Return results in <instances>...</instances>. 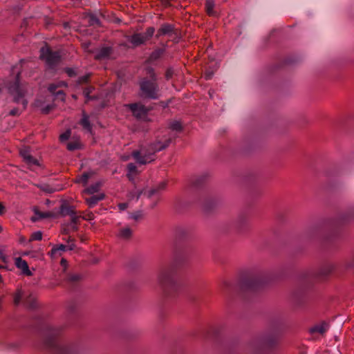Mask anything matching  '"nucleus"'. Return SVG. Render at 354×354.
Here are the masks:
<instances>
[{
	"instance_id": "nucleus-1",
	"label": "nucleus",
	"mask_w": 354,
	"mask_h": 354,
	"mask_svg": "<svg viewBox=\"0 0 354 354\" xmlns=\"http://www.w3.org/2000/svg\"><path fill=\"white\" fill-rule=\"evenodd\" d=\"M169 139H167L164 142L158 141L151 145L149 149L142 147L140 150L134 151L132 153V156L140 165H145L151 162L153 160V154L165 149L169 145Z\"/></svg>"
},
{
	"instance_id": "nucleus-2",
	"label": "nucleus",
	"mask_w": 354,
	"mask_h": 354,
	"mask_svg": "<svg viewBox=\"0 0 354 354\" xmlns=\"http://www.w3.org/2000/svg\"><path fill=\"white\" fill-rule=\"evenodd\" d=\"M9 93L12 96L13 100L16 103H21L23 108L26 109L28 101L26 98L28 94V85L21 84L19 81V74H17L13 82L8 84Z\"/></svg>"
},
{
	"instance_id": "nucleus-3",
	"label": "nucleus",
	"mask_w": 354,
	"mask_h": 354,
	"mask_svg": "<svg viewBox=\"0 0 354 354\" xmlns=\"http://www.w3.org/2000/svg\"><path fill=\"white\" fill-rule=\"evenodd\" d=\"M148 73L151 80H143L140 84V88L145 96L156 99L158 97V86L156 83V75L152 68L148 69Z\"/></svg>"
},
{
	"instance_id": "nucleus-4",
	"label": "nucleus",
	"mask_w": 354,
	"mask_h": 354,
	"mask_svg": "<svg viewBox=\"0 0 354 354\" xmlns=\"http://www.w3.org/2000/svg\"><path fill=\"white\" fill-rule=\"evenodd\" d=\"M59 334V330L56 328H50L46 338L45 339V345L47 348L54 351L57 354H66V348L61 346L55 339Z\"/></svg>"
},
{
	"instance_id": "nucleus-5",
	"label": "nucleus",
	"mask_w": 354,
	"mask_h": 354,
	"mask_svg": "<svg viewBox=\"0 0 354 354\" xmlns=\"http://www.w3.org/2000/svg\"><path fill=\"white\" fill-rule=\"evenodd\" d=\"M40 58L45 61L49 68H53L60 61V55L57 51H52L45 46L40 50Z\"/></svg>"
},
{
	"instance_id": "nucleus-6",
	"label": "nucleus",
	"mask_w": 354,
	"mask_h": 354,
	"mask_svg": "<svg viewBox=\"0 0 354 354\" xmlns=\"http://www.w3.org/2000/svg\"><path fill=\"white\" fill-rule=\"evenodd\" d=\"M158 281L165 288L176 289V280L168 270H163L160 272L158 277Z\"/></svg>"
},
{
	"instance_id": "nucleus-7",
	"label": "nucleus",
	"mask_w": 354,
	"mask_h": 354,
	"mask_svg": "<svg viewBox=\"0 0 354 354\" xmlns=\"http://www.w3.org/2000/svg\"><path fill=\"white\" fill-rule=\"evenodd\" d=\"M127 106L130 109L133 115L138 119H143L147 115L148 109L140 103L131 104L127 105Z\"/></svg>"
},
{
	"instance_id": "nucleus-8",
	"label": "nucleus",
	"mask_w": 354,
	"mask_h": 354,
	"mask_svg": "<svg viewBox=\"0 0 354 354\" xmlns=\"http://www.w3.org/2000/svg\"><path fill=\"white\" fill-rule=\"evenodd\" d=\"M67 84L64 81H59L57 83L51 84L48 86V91L55 95L56 99L64 101L65 99V93L62 91H56L57 88L61 87H66Z\"/></svg>"
},
{
	"instance_id": "nucleus-9",
	"label": "nucleus",
	"mask_w": 354,
	"mask_h": 354,
	"mask_svg": "<svg viewBox=\"0 0 354 354\" xmlns=\"http://www.w3.org/2000/svg\"><path fill=\"white\" fill-rule=\"evenodd\" d=\"M20 155L24 158V160L29 165H39L38 160L32 157L30 154V148L28 147H22L20 151Z\"/></svg>"
},
{
	"instance_id": "nucleus-10",
	"label": "nucleus",
	"mask_w": 354,
	"mask_h": 354,
	"mask_svg": "<svg viewBox=\"0 0 354 354\" xmlns=\"http://www.w3.org/2000/svg\"><path fill=\"white\" fill-rule=\"evenodd\" d=\"M15 265L21 270L24 274L26 276H31L32 274V272L29 270L27 262L21 257L16 258Z\"/></svg>"
},
{
	"instance_id": "nucleus-11",
	"label": "nucleus",
	"mask_w": 354,
	"mask_h": 354,
	"mask_svg": "<svg viewBox=\"0 0 354 354\" xmlns=\"http://www.w3.org/2000/svg\"><path fill=\"white\" fill-rule=\"evenodd\" d=\"M127 41L130 42L133 46H138L146 42L142 33H135L127 37Z\"/></svg>"
},
{
	"instance_id": "nucleus-12",
	"label": "nucleus",
	"mask_w": 354,
	"mask_h": 354,
	"mask_svg": "<svg viewBox=\"0 0 354 354\" xmlns=\"http://www.w3.org/2000/svg\"><path fill=\"white\" fill-rule=\"evenodd\" d=\"M104 198V194H99L97 195H93L89 198H86V201L89 207H94L99 201L103 200Z\"/></svg>"
},
{
	"instance_id": "nucleus-13",
	"label": "nucleus",
	"mask_w": 354,
	"mask_h": 354,
	"mask_svg": "<svg viewBox=\"0 0 354 354\" xmlns=\"http://www.w3.org/2000/svg\"><path fill=\"white\" fill-rule=\"evenodd\" d=\"M62 212L64 214H67L71 215V227L74 230H77L76 224L79 220V216L75 215L74 211L71 208H67L66 210L62 209Z\"/></svg>"
},
{
	"instance_id": "nucleus-14",
	"label": "nucleus",
	"mask_w": 354,
	"mask_h": 354,
	"mask_svg": "<svg viewBox=\"0 0 354 354\" xmlns=\"http://www.w3.org/2000/svg\"><path fill=\"white\" fill-rule=\"evenodd\" d=\"M67 250V246L64 244H60L58 245H55L51 251L50 252V255L52 258H56L58 256L61 255V252L66 251Z\"/></svg>"
},
{
	"instance_id": "nucleus-15",
	"label": "nucleus",
	"mask_w": 354,
	"mask_h": 354,
	"mask_svg": "<svg viewBox=\"0 0 354 354\" xmlns=\"http://www.w3.org/2000/svg\"><path fill=\"white\" fill-rule=\"evenodd\" d=\"M174 31V26L169 24H163L158 30L157 36L169 35Z\"/></svg>"
},
{
	"instance_id": "nucleus-16",
	"label": "nucleus",
	"mask_w": 354,
	"mask_h": 354,
	"mask_svg": "<svg viewBox=\"0 0 354 354\" xmlns=\"http://www.w3.org/2000/svg\"><path fill=\"white\" fill-rule=\"evenodd\" d=\"M165 50L163 48H158L151 53L150 55L148 62L153 63V62L158 60L164 53Z\"/></svg>"
},
{
	"instance_id": "nucleus-17",
	"label": "nucleus",
	"mask_w": 354,
	"mask_h": 354,
	"mask_svg": "<svg viewBox=\"0 0 354 354\" xmlns=\"http://www.w3.org/2000/svg\"><path fill=\"white\" fill-rule=\"evenodd\" d=\"M328 328V325L326 323L315 326L310 329L311 333H319L320 334L324 333Z\"/></svg>"
},
{
	"instance_id": "nucleus-18",
	"label": "nucleus",
	"mask_w": 354,
	"mask_h": 354,
	"mask_svg": "<svg viewBox=\"0 0 354 354\" xmlns=\"http://www.w3.org/2000/svg\"><path fill=\"white\" fill-rule=\"evenodd\" d=\"M127 177L130 180H133L135 176L137 174L136 166L133 163H129L127 165Z\"/></svg>"
},
{
	"instance_id": "nucleus-19",
	"label": "nucleus",
	"mask_w": 354,
	"mask_h": 354,
	"mask_svg": "<svg viewBox=\"0 0 354 354\" xmlns=\"http://www.w3.org/2000/svg\"><path fill=\"white\" fill-rule=\"evenodd\" d=\"M80 124L83 127V128L87 130L88 132H91L92 127L88 120V117L86 115V113H83V117L80 120Z\"/></svg>"
},
{
	"instance_id": "nucleus-20",
	"label": "nucleus",
	"mask_w": 354,
	"mask_h": 354,
	"mask_svg": "<svg viewBox=\"0 0 354 354\" xmlns=\"http://www.w3.org/2000/svg\"><path fill=\"white\" fill-rule=\"evenodd\" d=\"M131 234L132 231L129 227H123L120 230L118 236L120 239H128L131 237Z\"/></svg>"
},
{
	"instance_id": "nucleus-21",
	"label": "nucleus",
	"mask_w": 354,
	"mask_h": 354,
	"mask_svg": "<svg viewBox=\"0 0 354 354\" xmlns=\"http://www.w3.org/2000/svg\"><path fill=\"white\" fill-rule=\"evenodd\" d=\"M111 53V48L109 47H104L100 49L98 53L95 55L97 59L105 58L109 55Z\"/></svg>"
},
{
	"instance_id": "nucleus-22",
	"label": "nucleus",
	"mask_w": 354,
	"mask_h": 354,
	"mask_svg": "<svg viewBox=\"0 0 354 354\" xmlns=\"http://www.w3.org/2000/svg\"><path fill=\"white\" fill-rule=\"evenodd\" d=\"M92 172L84 173L82 176L77 178L76 182L82 183L84 185H85L88 183V179L92 176Z\"/></svg>"
},
{
	"instance_id": "nucleus-23",
	"label": "nucleus",
	"mask_w": 354,
	"mask_h": 354,
	"mask_svg": "<svg viewBox=\"0 0 354 354\" xmlns=\"http://www.w3.org/2000/svg\"><path fill=\"white\" fill-rule=\"evenodd\" d=\"M101 187V183L97 182L95 184L91 185L90 187L85 189L84 192L88 194H93L94 193H96L99 191L100 188Z\"/></svg>"
},
{
	"instance_id": "nucleus-24",
	"label": "nucleus",
	"mask_w": 354,
	"mask_h": 354,
	"mask_svg": "<svg viewBox=\"0 0 354 354\" xmlns=\"http://www.w3.org/2000/svg\"><path fill=\"white\" fill-rule=\"evenodd\" d=\"M214 3L213 0H207L205 3V9L206 12L209 16L215 15V12L214 11Z\"/></svg>"
},
{
	"instance_id": "nucleus-25",
	"label": "nucleus",
	"mask_w": 354,
	"mask_h": 354,
	"mask_svg": "<svg viewBox=\"0 0 354 354\" xmlns=\"http://www.w3.org/2000/svg\"><path fill=\"white\" fill-rule=\"evenodd\" d=\"M154 32L155 29L153 27H149L146 30L145 32L142 33V35H143L145 41H147L153 36Z\"/></svg>"
},
{
	"instance_id": "nucleus-26",
	"label": "nucleus",
	"mask_w": 354,
	"mask_h": 354,
	"mask_svg": "<svg viewBox=\"0 0 354 354\" xmlns=\"http://www.w3.org/2000/svg\"><path fill=\"white\" fill-rule=\"evenodd\" d=\"M35 106L37 107H39L41 109L42 113H48L52 109L51 105H47L46 106H43L41 104L39 100H38L35 102Z\"/></svg>"
},
{
	"instance_id": "nucleus-27",
	"label": "nucleus",
	"mask_w": 354,
	"mask_h": 354,
	"mask_svg": "<svg viewBox=\"0 0 354 354\" xmlns=\"http://www.w3.org/2000/svg\"><path fill=\"white\" fill-rule=\"evenodd\" d=\"M23 297V292L21 290L18 289L14 295V303L18 305Z\"/></svg>"
},
{
	"instance_id": "nucleus-28",
	"label": "nucleus",
	"mask_w": 354,
	"mask_h": 354,
	"mask_svg": "<svg viewBox=\"0 0 354 354\" xmlns=\"http://www.w3.org/2000/svg\"><path fill=\"white\" fill-rule=\"evenodd\" d=\"M80 144L79 141H77V140L71 141L67 144V149L69 151H73V150L78 149L80 147Z\"/></svg>"
},
{
	"instance_id": "nucleus-29",
	"label": "nucleus",
	"mask_w": 354,
	"mask_h": 354,
	"mask_svg": "<svg viewBox=\"0 0 354 354\" xmlns=\"http://www.w3.org/2000/svg\"><path fill=\"white\" fill-rule=\"evenodd\" d=\"M42 239V233L40 231L33 232L30 239V241H40Z\"/></svg>"
},
{
	"instance_id": "nucleus-30",
	"label": "nucleus",
	"mask_w": 354,
	"mask_h": 354,
	"mask_svg": "<svg viewBox=\"0 0 354 354\" xmlns=\"http://www.w3.org/2000/svg\"><path fill=\"white\" fill-rule=\"evenodd\" d=\"M93 88L92 86H88L84 88V95L85 98L86 99V101H88L90 100L93 99V97L90 96V93H92Z\"/></svg>"
},
{
	"instance_id": "nucleus-31",
	"label": "nucleus",
	"mask_w": 354,
	"mask_h": 354,
	"mask_svg": "<svg viewBox=\"0 0 354 354\" xmlns=\"http://www.w3.org/2000/svg\"><path fill=\"white\" fill-rule=\"evenodd\" d=\"M170 129L174 131H180L182 129V126H181L180 122L178 121L172 122L170 124Z\"/></svg>"
},
{
	"instance_id": "nucleus-32",
	"label": "nucleus",
	"mask_w": 354,
	"mask_h": 354,
	"mask_svg": "<svg viewBox=\"0 0 354 354\" xmlns=\"http://www.w3.org/2000/svg\"><path fill=\"white\" fill-rule=\"evenodd\" d=\"M165 187H166V183L165 182H162L161 183H160L158 185L157 189H151L150 191L149 196H151L155 194L156 193L158 192V190L164 189Z\"/></svg>"
},
{
	"instance_id": "nucleus-33",
	"label": "nucleus",
	"mask_w": 354,
	"mask_h": 354,
	"mask_svg": "<svg viewBox=\"0 0 354 354\" xmlns=\"http://www.w3.org/2000/svg\"><path fill=\"white\" fill-rule=\"evenodd\" d=\"M71 134V130L68 129L59 136V140L62 142L66 141L70 138Z\"/></svg>"
},
{
	"instance_id": "nucleus-34",
	"label": "nucleus",
	"mask_w": 354,
	"mask_h": 354,
	"mask_svg": "<svg viewBox=\"0 0 354 354\" xmlns=\"http://www.w3.org/2000/svg\"><path fill=\"white\" fill-rule=\"evenodd\" d=\"M26 304L29 307V308H35V298L34 297H32V296H30V298L29 299H27L26 300Z\"/></svg>"
},
{
	"instance_id": "nucleus-35",
	"label": "nucleus",
	"mask_w": 354,
	"mask_h": 354,
	"mask_svg": "<svg viewBox=\"0 0 354 354\" xmlns=\"http://www.w3.org/2000/svg\"><path fill=\"white\" fill-rule=\"evenodd\" d=\"M35 214L40 218H48L50 216L48 212H40L39 211H35Z\"/></svg>"
},
{
	"instance_id": "nucleus-36",
	"label": "nucleus",
	"mask_w": 354,
	"mask_h": 354,
	"mask_svg": "<svg viewBox=\"0 0 354 354\" xmlns=\"http://www.w3.org/2000/svg\"><path fill=\"white\" fill-rule=\"evenodd\" d=\"M80 279V276L77 274H71L68 277V280L71 281H76Z\"/></svg>"
},
{
	"instance_id": "nucleus-37",
	"label": "nucleus",
	"mask_w": 354,
	"mask_h": 354,
	"mask_svg": "<svg viewBox=\"0 0 354 354\" xmlns=\"http://www.w3.org/2000/svg\"><path fill=\"white\" fill-rule=\"evenodd\" d=\"M66 73L69 77H73L75 75V71L73 68H66Z\"/></svg>"
},
{
	"instance_id": "nucleus-38",
	"label": "nucleus",
	"mask_w": 354,
	"mask_h": 354,
	"mask_svg": "<svg viewBox=\"0 0 354 354\" xmlns=\"http://www.w3.org/2000/svg\"><path fill=\"white\" fill-rule=\"evenodd\" d=\"M142 216V214L140 212H136L132 214H131L130 218L134 220H138Z\"/></svg>"
},
{
	"instance_id": "nucleus-39",
	"label": "nucleus",
	"mask_w": 354,
	"mask_h": 354,
	"mask_svg": "<svg viewBox=\"0 0 354 354\" xmlns=\"http://www.w3.org/2000/svg\"><path fill=\"white\" fill-rule=\"evenodd\" d=\"M89 75H86L84 76H82L80 78L79 83H84L86 82L89 78Z\"/></svg>"
},
{
	"instance_id": "nucleus-40",
	"label": "nucleus",
	"mask_w": 354,
	"mask_h": 354,
	"mask_svg": "<svg viewBox=\"0 0 354 354\" xmlns=\"http://www.w3.org/2000/svg\"><path fill=\"white\" fill-rule=\"evenodd\" d=\"M127 206H128V205H127V203H120V204L118 205V207H119V209H120V210H122V211H123V210H124V209H126L127 208Z\"/></svg>"
},
{
	"instance_id": "nucleus-41",
	"label": "nucleus",
	"mask_w": 354,
	"mask_h": 354,
	"mask_svg": "<svg viewBox=\"0 0 354 354\" xmlns=\"http://www.w3.org/2000/svg\"><path fill=\"white\" fill-rule=\"evenodd\" d=\"M67 265V261L66 259H62L61 260V266L65 269Z\"/></svg>"
},
{
	"instance_id": "nucleus-42",
	"label": "nucleus",
	"mask_w": 354,
	"mask_h": 354,
	"mask_svg": "<svg viewBox=\"0 0 354 354\" xmlns=\"http://www.w3.org/2000/svg\"><path fill=\"white\" fill-rule=\"evenodd\" d=\"M212 76V73H211L206 72V73H205V78L206 80H209V79H211Z\"/></svg>"
},
{
	"instance_id": "nucleus-43",
	"label": "nucleus",
	"mask_w": 354,
	"mask_h": 354,
	"mask_svg": "<svg viewBox=\"0 0 354 354\" xmlns=\"http://www.w3.org/2000/svg\"><path fill=\"white\" fill-rule=\"evenodd\" d=\"M66 246H67V250H72L75 248V245L73 243H72L71 244H68Z\"/></svg>"
},
{
	"instance_id": "nucleus-44",
	"label": "nucleus",
	"mask_w": 354,
	"mask_h": 354,
	"mask_svg": "<svg viewBox=\"0 0 354 354\" xmlns=\"http://www.w3.org/2000/svg\"><path fill=\"white\" fill-rule=\"evenodd\" d=\"M10 114L12 115H15L18 114V110L17 109H12L10 111Z\"/></svg>"
},
{
	"instance_id": "nucleus-45",
	"label": "nucleus",
	"mask_w": 354,
	"mask_h": 354,
	"mask_svg": "<svg viewBox=\"0 0 354 354\" xmlns=\"http://www.w3.org/2000/svg\"><path fill=\"white\" fill-rule=\"evenodd\" d=\"M3 209H4L3 205L1 203H0V214L3 213Z\"/></svg>"
},
{
	"instance_id": "nucleus-46",
	"label": "nucleus",
	"mask_w": 354,
	"mask_h": 354,
	"mask_svg": "<svg viewBox=\"0 0 354 354\" xmlns=\"http://www.w3.org/2000/svg\"><path fill=\"white\" fill-rule=\"evenodd\" d=\"M0 256H1V257H2V256H3V255H2V254H1V252H0ZM3 268V266H0V268ZM1 279H2V277H1V275L0 274V281H1Z\"/></svg>"
},
{
	"instance_id": "nucleus-47",
	"label": "nucleus",
	"mask_w": 354,
	"mask_h": 354,
	"mask_svg": "<svg viewBox=\"0 0 354 354\" xmlns=\"http://www.w3.org/2000/svg\"><path fill=\"white\" fill-rule=\"evenodd\" d=\"M169 75H170V73H169V71H168V72L167 73V78H169Z\"/></svg>"
},
{
	"instance_id": "nucleus-48",
	"label": "nucleus",
	"mask_w": 354,
	"mask_h": 354,
	"mask_svg": "<svg viewBox=\"0 0 354 354\" xmlns=\"http://www.w3.org/2000/svg\"><path fill=\"white\" fill-rule=\"evenodd\" d=\"M2 230V227L0 226V232Z\"/></svg>"
}]
</instances>
